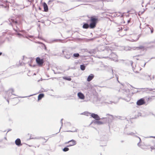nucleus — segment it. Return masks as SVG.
<instances>
[{
	"label": "nucleus",
	"instance_id": "1",
	"mask_svg": "<svg viewBox=\"0 0 155 155\" xmlns=\"http://www.w3.org/2000/svg\"><path fill=\"white\" fill-rule=\"evenodd\" d=\"M9 23L10 25H11L13 27L14 30L16 32H20V25L19 22H18L16 20L14 19L9 18L8 19Z\"/></svg>",
	"mask_w": 155,
	"mask_h": 155
},
{
	"label": "nucleus",
	"instance_id": "2",
	"mask_svg": "<svg viewBox=\"0 0 155 155\" xmlns=\"http://www.w3.org/2000/svg\"><path fill=\"white\" fill-rule=\"evenodd\" d=\"M63 55L67 59H69L72 55V53L70 52V49L68 48H65L62 50Z\"/></svg>",
	"mask_w": 155,
	"mask_h": 155
},
{
	"label": "nucleus",
	"instance_id": "3",
	"mask_svg": "<svg viewBox=\"0 0 155 155\" xmlns=\"http://www.w3.org/2000/svg\"><path fill=\"white\" fill-rule=\"evenodd\" d=\"M90 20L91 23L90 24V28L91 29L94 28L96 27L98 19L93 16H91L90 18Z\"/></svg>",
	"mask_w": 155,
	"mask_h": 155
},
{
	"label": "nucleus",
	"instance_id": "4",
	"mask_svg": "<svg viewBox=\"0 0 155 155\" xmlns=\"http://www.w3.org/2000/svg\"><path fill=\"white\" fill-rule=\"evenodd\" d=\"M14 90L12 89H10L8 91L6 92V94H8V98L7 99V97L6 96L5 97V98L7 100V101L8 102V104L9 103V101L8 99V98L9 99H11V98H13L14 97H11V95H16L15 94H13L12 93L14 92Z\"/></svg>",
	"mask_w": 155,
	"mask_h": 155
},
{
	"label": "nucleus",
	"instance_id": "5",
	"mask_svg": "<svg viewBox=\"0 0 155 155\" xmlns=\"http://www.w3.org/2000/svg\"><path fill=\"white\" fill-rule=\"evenodd\" d=\"M91 117L96 120H98L102 119H106V120H107V118L106 117H103V118H101L97 114H96L94 113H91Z\"/></svg>",
	"mask_w": 155,
	"mask_h": 155
},
{
	"label": "nucleus",
	"instance_id": "6",
	"mask_svg": "<svg viewBox=\"0 0 155 155\" xmlns=\"http://www.w3.org/2000/svg\"><path fill=\"white\" fill-rule=\"evenodd\" d=\"M140 36V35H132L131 37L133 38L131 39L130 40H129V41L131 42L136 41H137Z\"/></svg>",
	"mask_w": 155,
	"mask_h": 155
},
{
	"label": "nucleus",
	"instance_id": "7",
	"mask_svg": "<svg viewBox=\"0 0 155 155\" xmlns=\"http://www.w3.org/2000/svg\"><path fill=\"white\" fill-rule=\"evenodd\" d=\"M37 63L40 66H41L44 63V61L43 59H41L39 57H37L36 59Z\"/></svg>",
	"mask_w": 155,
	"mask_h": 155
},
{
	"label": "nucleus",
	"instance_id": "8",
	"mask_svg": "<svg viewBox=\"0 0 155 155\" xmlns=\"http://www.w3.org/2000/svg\"><path fill=\"white\" fill-rule=\"evenodd\" d=\"M110 58L113 61H116L117 60V56L114 53H111L109 56Z\"/></svg>",
	"mask_w": 155,
	"mask_h": 155
},
{
	"label": "nucleus",
	"instance_id": "9",
	"mask_svg": "<svg viewBox=\"0 0 155 155\" xmlns=\"http://www.w3.org/2000/svg\"><path fill=\"white\" fill-rule=\"evenodd\" d=\"M133 50H140L142 51H144V50H146V48L143 46H140L137 47H134L132 48Z\"/></svg>",
	"mask_w": 155,
	"mask_h": 155
},
{
	"label": "nucleus",
	"instance_id": "10",
	"mask_svg": "<svg viewBox=\"0 0 155 155\" xmlns=\"http://www.w3.org/2000/svg\"><path fill=\"white\" fill-rule=\"evenodd\" d=\"M71 143L68 146V147H70L72 146H74L76 144V142L74 140H71L65 143V144Z\"/></svg>",
	"mask_w": 155,
	"mask_h": 155
},
{
	"label": "nucleus",
	"instance_id": "11",
	"mask_svg": "<svg viewBox=\"0 0 155 155\" xmlns=\"http://www.w3.org/2000/svg\"><path fill=\"white\" fill-rule=\"evenodd\" d=\"M141 77L140 78L148 80V78L150 77V75H147V74L142 73L140 74Z\"/></svg>",
	"mask_w": 155,
	"mask_h": 155
},
{
	"label": "nucleus",
	"instance_id": "12",
	"mask_svg": "<svg viewBox=\"0 0 155 155\" xmlns=\"http://www.w3.org/2000/svg\"><path fill=\"white\" fill-rule=\"evenodd\" d=\"M145 103L144 99L143 98H141L137 101V104L140 106L144 104Z\"/></svg>",
	"mask_w": 155,
	"mask_h": 155
},
{
	"label": "nucleus",
	"instance_id": "13",
	"mask_svg": "<svg viewBox=\"0 0 155 155\" xmlns=\"http://www.w3.org/2000/svg\"><path fill=\"white\" fill-rule=\"evenodd\" d=\"M15 144L18 146H20L22 145L21 143V141L20 139L18 138L15 141Z\"/></svg>",
	"mask_w": 155,
	"mask_h": 155
},
{
	"label": "nucleus",
	"instance_id": "14",
	"mask_svg": "<svg viewBox=\"0 0 155 155\" xmlns=\"http://www.w3.org/2000/svg\"><path fill=\"white\" fill-rule=\"evenodd\" d=\"M105 120V122H103L102 121H98V120L95 121L94 122V123L95 124H97V125H101L103 124L104 123L106 122L107 121V120H106V119H104Z\"/></svg>",
	"mask_w": 155,
	"mask_h": 155
},
{
	"label": "nucleus",
	"instance_id": "15",
	"mask_svg": "<svg viewBox=\"0 0 155 155\" xmlns=\"http://www.w3.org/2000/svg\"><path fill=\"white\" fill-rule=\"evenodd\" d=\"M78 96L80 99H83L84 98V95L81 92H79L78 94Z\"/></svg>",
	"mask_w": 155,
	"mask_h": 155
},
{
	"label": "nucleus",
	"instance_id": "16",
	"mask_svg": "<svg viewBox=\"0 0 155 155\" xmlns=\"http://www.w3.org/2000/svg\"><path fill=\"white\" fill-rule=\"evenodd\" d=\"M94 77L93 74H91L88 76L87 81L88 82L91 81L93 78Z\"/></svg>",
	"mask_w": 155,
	"mask_h": 155
},
{
	"label": "nucleus",
	"instance_id": "17",
	"mask_svg": "<svg viewBox=\"0 0 155 155\" xmlns=\"http://www.w3.org/2000/svg\"><path fill=\"white\" fill-rule=\"evenodd\" d=\"M44 11L46 12L48 11V9L47 4L45 2L43 4Z\"/></svg>",
	"mask_w": 155,
	"mask_h": 155
},
{
	"label": "nucleus",
	"instance_id": "18",
	"mask_svg": "<svg viewBox=\"0 0 155 155\" xmlns=\"http://www.w3.org/2000/svg\"><path fill=\"white\" fill-rule=\"evenodd\" d=\"M61 39H51L48 42L50 43H53L55 42H57L58 41H61Z\"/></svg>",
	"mask_w": 155,
	"mask_h": 155
},
{
	"label": "nucleus",
	"instance_id": "19",
	"mask_svg": "<svg viewBox=\"0 0 155 155\" xmlns=\"http://www.w3.org/2000/svg\"><path fill=\"white\" fill-rule=\"evenodd\" d=\"M90 28V25H89L87 23H84L83 26V28H84L87 29Z\"/></svg>",
	"mask_w": 155,
	"mask_h": 155
},
{
	"label": "nucleus",
	"instance_id": "20",
	"mask_svg": "<svg viewBox=\"0 0 155 155\" xmlns=\"http://www.w3.org/2000/svg\"><path fill=\"white\" fill-rule=\"evenodd\" d=\"M44 96V94H40L38 97V100H39L43 98Z\"/></svg>",
	"mask_w": 155,
	"mask_h": 155
},
{
	"label": "nucleus",
	"instance_id": "21",
	"mask_svg": "<svg viewBox=\"0 0 155 155\" xmlns=\"http://www.w3.org/2000/svg\"><path fill=\"white\" fill-rule=\"evenodd\" d=\"M80 68L81 70L84 71L85 69V66L84 64H81L80 65Z\"/></svg>",
	"mask_w": 155,
	"mask_h": 155
},
{
	"label": "nucleus",
	"instance_id": "22",
	"mask_svg": "<svg viewBox=\"0 0 155 155\" xmlns=\"http://www.w3.org/2000/svg\"><path fill=\"white\" fill-rule=\"evenodd\" d=\"M79 54L78 53H74L73 54V57L74 58H78L79 56Z\"/></svg>",
	"mask_w": 155,
	"mask_h": 155
},
{
	"label": "nucleus",
	"instance_id": "23",
	"mask_svg": "<svg viewBox=\"0 0 155 155\" xmlns=\"http://www.w3.org/2000/svg\"><path fill=\"white\" fill-rule=\"evenodd\" d=\"M63 78L65 80H67L69 81H70L71 80V79L70 78H68L66 77H64Z\"/></svg>",
	"mask_w": 155,
	"mask_h": 155
},
{
	"label": "nucleus",
	"instance_id": "24",
	"mask_svg": "<svg viewBox=\"0 0 155 155\" xmlns=\"http://www.w3.org/2000/svg\"><path fill=\"white\" fill-rule=\"evenodd\" d=\"M121 31V32H122V26L120 27L117 28V31L118 32Z\"/></svg>",
	"mask_w": 155,
	"mask_h": 155
},
{
	"label": "nucleus",
	"instance_id": "25",
	"mask_svg": "<svg viewBox=\"0 0 155 155\" xmlns=\"http://www.w3.org/2000/svg\"><path fill=\"white\" fill-rule=\"evenodd\" d=\"M15 35H18V37L19 38H21V37H24V36L23 35H22L20 33H17L15 34Z\"/></svg>",
	"mask_w": 155,
	"mask_h": 155
},
{
	"label": "nucleus",
	"instance_id": "26",
	"mask_svg": "<svg viewBox=\"0 0 155 155\" xmlns=\"http://www.w3.org/2000/svg\"><path fill=\"white\" fill-rule=\"evenodd\" d=\"M69 150V149L67 147H64L63 149V150L64 151V152H66V151H68V150Z\"/></svg>",
	"mask_w": 155,
	"mask_h": 155
},
{
	"label": "nucleus",
	"instance_id": "27",
	"mask_svg": "<svg viewBox=\"0 0 155 155\" xmlns=\"http://www.w3.org/2000/svg\"><path fill=\"white\" fill-rule=\"evenodd\" d=\"M130 62L131 64V66H132V68H133V70L134 71V72L135 73H137L138 72L137 71H134V68H133V66H132V64H133V62L132 61H130Z\"/></svg>",
	"mask_w": 155,
	"mask_h": 155
},
{
	"label": "nucleus",
	"instance_id": "28",
	"mask_svg": "<svg viewBox=\"0 0 155 155\" xmlns=\"http://www.w3.org/2000/svg\"><path fill=\"white\" fill-rule=\"evenodd\" d=\"M128 28H124V27L122 26V32H124V31H125L128 30Z\"/></svg>",
	"mask_w": 155,
	"mask_h": 155
},
{
	"label": "nucleus",
	"instance_id": "29",
	"mask_svg": "<svg viewBox=\"0 0 155 155\" xmlns=\"http://www.w3.org/2000/svg\"><path fill=\"white\" fill-rule=\"evenodd\" d=\"M126 134L127 135H130L131 136H134V134H135L133 132H131L130 133H127Z\"/></svg>",
	"mask_w": 155,
	"mask_h": 155
},
{
	"label": "nucleus",
	"instance_id": "30",
	"mask_svg": "<svg viewBox=\"0 0 155 155\" xmlns=\"http://www.w3.org/2000/svg\"><path fill=\"white\" fill-rule=\"evenodd\" d=\"M33 36H31V35H28L26 36V38H33Z\"/></svg>",
	"mask_w": 155,
	"mask_h": 155
},
{
	"label": "nucleus",
	"instance_id": "31",
	"mask_svg": "<svg viewBox=\"0 0 155 155\" xmlns=\"http://www.w3.org/2000/svg\"><path fill=\"white\" fill-rule=\"evenodd\" d=\"M150 148L152 150H155V145H154L153 146H151L150 147Z\"/></svg>",
	"mask_w": 155,
	"mask_h": 155
},
{
	"label": "nucleus",
	"instance_id": "32",
	"mask_svg": "<svg viewBox=\"0 0 155 155\" xmlns=\"http://www.w3.org/2000/svg\"><path fill=\"white\" fill-rule=\"evenodd\" d=\"M53 2V0H49L48 3V5H50L51 4L52 2Z\"/></svg>",
	"mask_w": 155,
	"mask_h": 155
},
{
	"label": "nucleus",
	"instance_id": "33",
	"mask_svg": "<svg viewBox=\"0 0 155 155\" xmlns=\"http://www.w3.org/2000/svg\"><path fill=\"white\" fill-rule=\"evenodd\" d=\"M68 132H75L77 131V129H75V130L68 131Z\"/></svg>",
	"mask_w": 155,
	"mask_h": 155
},
{
	"label": "nucleus",
	"instance_id": "34",
	"mask_svg": "<svg viewBox=\"0 0 155 155\" xmlns=\"http://www.w3.org/2000/svg\"><path fill=\"white\" fill-rule=\"evenodd\" d=\"M137 137H138L139 138V140H140V141H139V142L137 144L138 146H139L140 145H139V143H140V142L141 141V139H140V137H138L137 136Z\"/></svg>",
	"mask_w": 155,
	"mask_h": 155
},
{
	"label": "nucleus",
	"instance_id": "35",
	"mask_svg": "<svg viewBox=\"0 0 155 155\" xmlns=\"http://www.w3.org/2000/svg\"><path fill=\"white\" fill-rule=\"evenodd\" d=\"M146 89H147L149 90L150 91H153V89L151 88H146Z\"/></svg>",
	"mask_w": 155,
	"mask_h": 155
},
{
	"label": "nucleus",
	"instance_id": "36",
	"mask_svg": "<svg viewBox=\"0 0 155 155\" xmlns=\"http://www.w3.org/2000/svg\"><path fill=\"white\" fill-rule=\"evenodd\" d=\"M1 7L5 8L7 7V6L6 5H1Z\"/></svg>",
	"mask_w": 155,
	"mask_h": 155
},
{
	"label": "nucleus",
	"instance_id": "37",
	"mask_svg": "<svg viewBox=\"0 0 155 155\" xmlns=\"http://www.w3.org/2000/svg\"><path fill=\"white\" fill-rule=\"evenodd\" d=\"M41 43L43 45H44V47L45 49V50H46V46L44 44H43V43Z\"/></svg>",
	"mask_w": 155,
	"mask_h": 155
},
{
	"label": "nucleus",
	"instance_id": "38",
	"mask_svg": "<svg viewBox=\"0 0 155 155\" xmlns=\"http://www.w3.org/2000/svg\"><path fill=\"white\" fill-rule=\"evenodd\" d=\"M126 33H124V35H122V34H121V32H120V34H120V36H124V35H126Z\"/></svg>",
	"mask_w": 155,
	"mask_h": 155
},
{
	"label": "nucleus",
	"instance_id": "39",
	"mask_svg": "<svg viewBox=\"0 0 155 155\" xmlns=\"http://www.w3.org/2000/svg\"><path fill=\"white\" fill-rule=\"evenodd\" d=\"M63 120V119H62L61 120V126H62V125H63V122H62V120Z\"/></svg>",
	"mask_w": 155,
	"mask_h": 155
},
{
	"label": "nucleus",
	"instance_id": "40",
	"mask_svg": "<svg viewBox=\"0 0 155 155\" xmlns=\"http://www.w3.org/2000/svg\"><path fill=\"white\" fill-rule=\"evenodd\" d=\"M130 19H129L127 21L128 23H130Z\"/></svg>",
	"mask_w": 155,
	"mask_h": 155
},
{
	"label": "nucleus",
	"instance_id": "41",
	"mask_svg": "<svg viewBox=\"0 0 155 155\" xmlns=\"http://www.w3.org/2000/svg\"><path fill=\"white\" fill-rule=\"evenodd\" d=\"M54 74H60V72H54Z\"/></svg>",
	"mask_w": 155,
	"mask_h": 155
},
{
	"label": "nucleus",
	"instance_id": "42",
	"mask_svg": "<svg viewBox=\"0 0 155 155\" xmlns=\"http://www.w3.org/2000/svg\"><path fill=\"white\" fill-rule=\"evenodd\" d=\"M154 92H155V88H153V91H152Z\"/></svg>",
	"mask_w": 155,
	"mask_h": 155
},
{
	"label": "nucleus",
	"instance_id": "43",
	"mask_svg": "<svg viewBox=\"0 0 155 155\" xmlns=\"http://www.w3.org/2000/svg\"><path fill=\"white\" fill-rule=\"evenodd\" d=\"M11 129H8V131H7V133L8 132H9V131H11ZM7 134V133H6V134Z\"/></svg>",
	"mask_w": 155,
	"mask_h": 155
},
{
	"label": "nucleus",
	"instance_id": "44",
	"mask_svg": "<svg viewBox=\"0 0 155 155\" xmlns=\"http://www.w3.org/2000/svg\"><path fill=\"white\" fill-rule=\"evenodd\" d=\"M113 102H112L111 101H110V102L108 103V104H112V103H113Z\"/></svg>",
	"mask_w": 155,
	"mask_h": 155
},
{
	"label": "nucleus",
	"instance_id": "45",
	"mask_svg": "<svg viewBox=\"0 0 155 155\" xmlns=\"http://www.w3.org/2000/svg\"><path fill=\"white\" fill-rule=\"evenodd\" d=\"M150 30H151V33H153V30H151V29H150Z\"/></svg>",
	"mask_w": 155,
	"mask_h": 155
},
{
	"label": "nucleus",
	"instance_id": "46",
	"mask_svg": "<svg viewBox=\"0 0 155 155\" xmlns=\"http://www.w3.org/2000/svg\"><path fill=\"white\" fill-rule=\"evenodd\" d=\"M153 137V138H155V137L151 136V137Z\"/></svg>",
	"mask_w": 155,
	"mask_h": 155
},
{
	"label": "nucleus",
	"instance_id": "47",
	"mask_svg": "<svg viewBox=\"0 0 155 155\" xmlns=\"http://www.w3.org/2000/svg\"><path fill=\"white\" fill-rule=\"evenodd\" d=\"M146 63H145L144 64V65H143V67H145V65H146Z\"/></svg>",
	"mask_w": 155,
	"mask_h": 155
},
{
	"label": "nucleus",
	"instance_id": "48",
	"mask_svg": "<svg viewBox=\"0 0 155 155\" xmlns=\"http://www.w3.org/2000/svg\"><path fill=\"white\" fill-rule=\"evenodd\" d=\"M117 80L118 82H119V81H118V77H117Z\"/></svg>",
	"mask_w": 155,
	"mask_h": 155
},
{
	"label": "nucleus",
	"instance_id": "49",
	"mask_svg": "<svg viewBox=\"0 0 155 155\" xmlns=\"http://www.w3.org/2000/svg\"><path fill=\"white\" fill-rule=\"evenodd\" d=\"M2 52H0V56L1 55H2Z\"/></svg>",
	"mask_w": 155,
	"mask_h": 155
},
{
	"label": "nucleus",
	"instance_id": "50",
	"mask_svg": "<svg viewBox=\"0 0 155 155\" xmlns=\"http://www.w3.org/2000/svg\"><path fill=\"white\" fill-rule=\"evenodd\" d=\"M112 73H113V70L112 69Z\"/></svg>",
	"mask_w": 155,
	"mask_h": 155
},
{
	"label": "nucleus",
	"instance_id": "51",
	"mask_svg": "<svg viewBox=\"0 0 155 155\" xmlns=\"http://www.w3.org/2000/svg\"><path fill=\"white\" fill-rule=\"evenodd\" d=\"M153 58H155V57L154 58H151V59H153Z\"/></svg>",
	"mask_w": 155,
	"mask_h": 155
},
{
	"label": "nucleus",
	"instance_id": "52",
	"mask_svg": "<svg viewBox=\"0 0 155 155\" xmlns=\"http://www.w3.org/2000/svg\"><path fill=\"white\" fill-rule=\"evenodd\" d=\"M42 139H43L44 140H45V138H43V137H42Z\"/></svg>",
	"mask_w": 155,
	"mask_h": 155
},
{
	"label": "nucleus",
	"instance_id": "53",
	"mask_svg": "<svg viewBox=\"0 0 155 155\" xmlns=\"http://www.w3.org/2000/svg\"><path fill=\"white\" fill-rule=\"evenodd\" d=\"M153 79H154V77L153 76Z\"/></svg>",
	"mask_w": 155,
	"mask_h": 155
},
{
	"label": "nucleus",
	"instance_id": "54",
	"mask_svg": "<svg viewBox=\"0 0 155 155\" xmlns=\"http://www.w3.org/2000/svg\"><path fill=\"white\" fill-rule=\"evenodd\" d=\"M33 95H30V96H28V97H30V96H32Z\"/></svg>",
	"mask_w": 155,
	"mask_h": 155
},
{
	"label": "nucleus",
	"instance_id": "55",
	"mask_svg": "<svg viewBox=\"0 0 155 155\" xmlns=\"http://www.w3.org/2000/svg\"><path fill=\"white\" fill-rule=\"evenodd\" d=\"M123 16V15H121V17H122V16Z\"/></svg>",
	"mask_w": 155,
	"mask_h": 155
},
{
	"label": "nucleus",
	"instance_id": "56",
	"mask_svg": "<svg viewBox=\"0 0 155 155\" xmlns=\"http://www.w3.org/2000/svg\"><path fill=\"white\" fill-rule=\"evenodd\" d=\"M29 65H30V66H31V64H29Z\"/></svg>",
	"mask_w": 155,
	"mask_h": 155
},
{
	"label": "nucleus",
	"instance_id": "57",
	"mask_svg": "<svg viewBox=\"0 0 155 155\" xmlns=\"http://www.w3.org/2000/svg\"><path fill=\"white\" fill-rule=\"evenodd\" d=\"M48 140V139L46 140L45 142H47V140Z\"/></svg>",
	"mask_w": 155,
	"mask_h": 155
},
{
	"label": "nucleus",
	"instance_id": "58",
	"mask_svg": "<svg viewBox=\"0 0 155 155\" xmlns=\"http://www.w3.org/2000/svg\"><path fill=\"white\" fill-rule=\"evenodd\" d=\"M104 137H105V136H104Z\"/></svg>",
	"mask_w": 155,
	"mask_h": 155
}]
</instances>
